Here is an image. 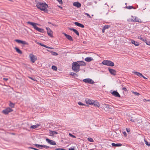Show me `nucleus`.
Masks as SVG:
<instances>
[{
	"label": "nucleus",
	"instance_id": "nucleus-12",
	"mask_svg": "<svg viewBox=\"0 0 150 150\" xmlns=\"http://www.w3.org/2000/svg\"><path fill=\"white\" fill-rule=\"evenodd\" d=\"M85 102L87 104L92 105L93 104V100H91L89 99H86L85 100Z\"/></svg>",
	"mask_w": 150,
	"mask_h": 150
},
{
	"label": "nucleus",
	"instance_id": "nucleus-20",
	"mask_svg": "<svg viewBox=\"0 0 150 150\" xmlns=\"http://www.w3.org/2000/svg\"><path fill=\"white\" fill-rule=\"evenodd\" d=\"M58 133L56 131H50L49 132V135L51 136H53L54 134H57Z\"/></svg>",
	"mask_w": 150,
	"mask_h": 150
},
{
	"label": "nucleus",
	"instance_id": "nucleus-61",
	"mask_svg": "<svg viewBox=\"0 0 150 150\" xmlns=\"http://www.w3.org/2000/svg\"><path fill=\"white\" fill-rule=\"evenodd\" d=\"M147 101H149L150 102V100H148Z\"/></svg>",
	"mask_w": 150,
	"mask_h": 150
},
{
	"label": "nucleus",
	"instance_id": "nucleus-6",
	"mask_svg": "<svg viewBox=\"0 0 150 150\" xmlns=\"http://www.w3.org/2000/svg\"><path fill=\"white\" fill-rule=\"evenodd\" d=\"M15 41L18 43H21L22 44L24 45H28V42H26L25 41H23V40H18V39H16L15 40Z\"/></svg>",
	"mask_w": 150,
	"mask_h": 150
},
{
	"label": "nucleus",
	"instance_id": "nucleus-10",
	"mask_svg": "<svg viewBox=\"0 0 150 150\" xmlns=\"http://www.w3.org/2000/svg\"><path fill=\"white\" fill-rule=\"evenodd\" d=\"M47 31V33L48 35L51 37H53L52 35L53 33L50 29H46Z\"/></svg>",
	"mask_w": 150,
	"mask_h": 150
},
{
	"label": "nucleus",
	"instance_id": "nucleus-16",
	"mask_svg": "<svg viewBox=\"0 0 150 150\" xmlns=\"http://www.w3.org/2000/svg\"><path fill=\"white\" fill-rule=\"evenodd\" d=\"M77 62H78L77 64H79V67L80 66H84L86 65V63L83 61H77Z\"/></svg>",
	"mask_w": 150,
	"mask_h": 150
},
{
	"label": "nucleus",
	"instance_id": "nucleus-43",
	"mask_svg": "<svg viewBox=\"0 0 150 150\" xmlns=\"http://www.w3.org/2000/svg\"><path fill=\"white\" fill-rule=\"evenodd\" d=\"M69 135L70 137H72L73 138H76V137L74 135H73L71 133H69Z\"/></svg>",
	"mask_w": 150,
	"mask_h": 150
},
{
	"label": "nucleus",
	"instance_id": "nucleus-26",
	"mask_svg": "<svg viewBox=\"0 0 150 150\" xmlns=\"http://www.w3.org/2000/svg\"><path fill=\"white\" fill-rule=\"evenodd\" d=\"M133 72L135 74L139 76H142V74L137 71H133Z\"/></svg>",
	"mask_w": 150,
	"mask_h": 150
},
{
	"label": "nucleus",
	"instance_id": "nucleus-48",
	"mask_svg": "<svg viewBox=\"0 0 150 150\" xmlns=\"http://www.w3.org/2000/svg\"><path fill=\"white\" fill-rule=\"evenodd\" d=\"M60 4H62V0H57Z\"/></svg>",
	"mask_w": 150,
	"mask_h": 150
},
{
	"label": "nucleus",
	"instance_id": "nucleus-24",
	"mask_svg": "<svg viewBox=\"0 0 150 150\" xmlns=\"http://www.w3.org/2000/svg\"><path fill=\"white\" fill-rule=\"evenodd\" d=\"M111 144L113 146H120L122 145V144H115L114 143H112Z\"/></svg>",
	"mask_w": 150,
	"mask_h": 150
},
{
	"label": "nucleus",
	"instance_id": "nucleus-27",
	"mask_svg": "<svg viewBox=\"0 0 150 150\" xmlns=\"http://www.w3.org/2000/svg\"><path fill=\"white\" fill-rule=\"evenodd\" d=\"M134 22H141V20L139 19L138 18L136 17L133 20Z\"/></svg>",
	"mask_w": 150,
	"mask_h": 150
},
{
	"label": "nucleus",
	"instance_id": "nucleus-3",
	"mask_svg": "<svg viewBox=\"0 0 150 150\" xmlns=\"http://www.w3.org/2000/svg\"><path fill=\"white\" fill-rule=\"evenodd\" d=\"M102 63L104 65L110 67H113L114 65V64L113 62L108 60H103Z\"/></svg>",
	"mask_w": 150,
	"mask_h": 150
},
{
	"label": "nucleus",
	"instance_id": "nucleus-41",
	"mask_svg": "<svg viewBox=\"0 0 150 150\" xmlns=\"http://www.w3.org/2000/svg\"><path fill=\"white\" fill-rule=\"evenodd\" d=\"M144 141H145V144L146 145H148V146H150V143H149L148 142L146 141L145 140H144Z\"/></svg>",
	"mask_w": 150,
	"mask_h": 150
},
{
	"label": "nucleus",
	"instance_id": "nucleus-50",
	"mask_svg": "<svg viewBox=\"0 0 150 150\" xmlns=\"http://www.w3.org/2000/svg\"><path fill=\"white\" fill-rule=\"evenodd\" d=\"M37 43L39 45H41V46H43V47L44 46V45H43V44H42V43H39V42H37Z\"/></svg>",
	"mask_w": 150,
	"mask_h": 150
},
{
	"label": "nucleus",
	"instance_id": "nucleus-52",
	"mask_svg": "<svg viewBox=\"0 0 150 150\" xmlns=\"http://www.w3.org/2000/svg\"><path fill=\"white\" fill-rule=\"evenodd\" d=\"M126 130L127 132H129L130 131V129H129L126 128Z\"/></svg>",
	"mask_w": 150,
	"mask_h": 150
},
{
	"label": "nucleus",
	"instance_id": "nucleus-11",
	"mask_svg": "<svg viewBox=\"0 0 150 150\" xmlns=\"http://www.w3.org/2000/svg\"><path fill=\"white\" fill-rule=\"evenodd\" d=\"M108 69L110 73L111 74L113 75H116V71L115 70L112 69H111L110 68H108Z\"/></svg>",
	"mask_w": 150,
	"mask_h": 150
},
{
	"label": "nucleus",
	"instance_id": "nucleus-53",
	"mask_svg": "<svg viewBox=\"0 0 150 150\" xmlns=\"http://www.w3.org/2000/svg\"><path fill=\"white\" fill-rule=\"evenodd\" d=\"M142 77L144 79H147V78H146L145 77H144V76H143L142 75Z\"/></svg>",
	"mask_w": 150,
	"mask_h": 150
},
{
	"label": "nucleus",
	"instance_id": "nucleus-14",
	"mask_svg": "<svg viewBox=\"0 0 150 150\" xmlns=\"http://www.w3.org/2000/svg\"><path fill=\"white\" fill-rule=\"evenodd\" d=\"M63 34L65 36L68 40H69L70 41H73V39H72V38L70 35H67V34L65 33H63Z\"/></svg>",
	"mask_w": 150,
	"mask_h": 150
},
{
	"label": "nucleus",
	"instance_id": "nucleus-33",
	"mask_svg": "<svg viewBox=\"0 0 150 150\" xmlns=\"http://www.w3.org/2000/svg\"><path fill=\"white\" fill-rule=\"evenodd\" d=\"M52 69L55 71H57V68L56 67L54 66H52Z\"/></svg>",
	"mask_w": 150,
	"mask_h": 150
},
{
	"label": "nucleus",
	"instance_id": "nucleus-15",
	"mask_svg": "<svg viewBox=\"0 0 150 150\" xmlns=\"http://www.w3.org/2000/svg\"><path fill=\"white\" fill-rule=\"evenodd\" d=\"M73 5L78 8L80 7L81 6V4L78 2H75L73 3Z\"/></svg>",
	"mask_w": 150,
	"mask_h": 150
},
{
	"label": "nucleus",
	"instance_id": "nucleus-25",
	"mask_svg": "<svg viewBox=\"0 0 150 150\" xmlns=\"http://www.w3.org/2000/svg\"><path fill=\"white\" fill-rule=\"evenodd\" d=\"M15 49L16 50V51L19 54H21L22 53V51L17 47H15Z\"/></svg>",
	"mask_w": 150,
	"mask_h": 150
},
{
	"label": "nucleus",
	"instance_id": "nucleus-17",
	"mask_svg": "<svg viewBox=\"0 0 150 150\" xmlns=\"http://www.w3.org/2000/svg\"><path fill=\"white\" fill-rule=\"evenodd\" d=\"M85 60L86 62H90L94 60V59L92 57H88L85 58Z\"/></svg>",
	"mask_w": 150,
	"mask_h": 150
},
{
	"label": "nucleus",
	"instance_id": "nucleus-29",
	"mask_svg": "<svg viewBox=\"0 0 150 150\" xmlns=\"http://www.w3.org/2000/svg\"><path fill=\"white\" fill-rule=\"evenodd\" d=\"M50 52L52 53V55L57 56L58 55V54L56 52L52 51H50Z\"/></svg>",
	"mask_w": 150,
	"mask_h": 150
},
{
	"label": "nucleus",
	"instance_id": "nucleus-55",
	"mask_svg": "<svg viewBox=\"0 0 150 150\" xmlns=\"http://www.w3.org/2000/svg\"><path fill=\"white\" fill-rule=\"evenodd\" d=\"M105 29H103L102 30V32L103 33H104V32H105Z\"/></svg>",
	"mask_w": 150,
	"mask_h": 150
},
{
	"label": "nucleus",
	"instance_id": "nucleus-4",
	"mask_svg": "<svg viewBox=\"0 0 150 150\" xmlns=\"http://www.w3.org/2000/svg\"><path fill=\"white\" fill-rule=\"evenodd\" d=\"M31 61L33 63L35 62V61L37 60V57L32 54H30L29 56Z\"/></svg>",
	"mask_w": 150,
	"mask_h": 150
},
{
	"label": "nucleus",
	"instance_id": "nucleus-34",
	"mask_svg": "<svg viewBox=\"0 0 150 150\" xmlns=\"http://www.w3.org/2000/svg\"><path fill=\"white\" fill-rule=\"evenodd\" d=\"M88 141H89L90 142H93V139H92L91 138H89V137L88 138Z\"/></svg>",
	"mask_w": 150,
	"mask_h": 150
},
{
	"label": "nucleus",
	"instance_id": "nucleus-47",
	"mask_svg": "<svg viewBox=\"0 0 150 150\" xmlns=\"http://www.w3.org/2000/svg\"><path fill=\"white\" fill-rule=\"evenodd\" d=\"M122 90L125 91H127V89L125 87H123L122 88Z\"/></svg>",
	"mask_w": 150,
	"mask_h": 150
},
{
	"label": "nucleus",
	"instance_id": "nucleus-23",
	"mask_svg": "<svg viewBox=\"0 0 150 150\" xmlns=\"http://www.w3.org/2000/svg\"><path fill=\"white\" fill-rule=\"evenodd\" d=\"M40 125V124H37L35 125H32L30 126V128L33 129H35L38 127H39Z\"/></svg>",
	"mask_w": 150,
	"mask_h": 150
},
{
	"label": "nucleus",
	"instance_id": "nucleus-7",
	"mask_svg": "<svg viewBox=\"0 0 150 150\" xmlns=\"http://www.w3.org/2000/svg\"><path fill=\"white\" fill-rule=\"evenodd\" d=\"M13 111V110L10 108H7L5 110H4L2 112L5 114H7L8 113L11 112Z\"/></svg>",
	"mask_w": 150,
	"mask_h": 150
},
{
	"label": "nucleus",
	"instance_id": "nucleus-18",
	"mask_svg": "<svg viewBox=\"0 0 150 150\" xmlns=\"http://www.w3.org/2000/svg\"><path fill=\"white\" fill-rule=\"evenodd\" d=\"M92 105H93L95 106H96L98 107H99L100 105L99 103L97 101H94L93 102V104Z\"/></svg>",
	"mask_w": 150,
	"mask_h": 150
},
{
	"label": "nucleus",
	"instance_id": "nucleus-5",
	"mask_svg": "<svg viewBox=\"0 0 150 150\" xmlns=\"http://www.w3.org/2000/svg\"><path fill=\"white\" fill-rule=\"evenodd\" d=\"M84 82L90 84H93L94 83V82L91 79H86L83 80Z\"/></svg>",
	"mask_w": 150,
	"mask_h": 150
},
{
	"label": "nucleus",
	"instance_id": "nucleus-54",
	"mask_svg": "<svg viewBox=\"0 0 150 150\" xmlns=\"http://www.w3.org/2000/svg\"><path fill=\"white\" fill-rule=\"evenodd\" d=\"M3 79L5 80V81H6L8 80V79H7V78H3Z\"/></svg>",
	"mask_w": 150,
	"mask_h": 150
},
{
	"label": "nucleus",
	"instance_id": "nucleus-51",
	"mask_svg": "<svg viewBox=\"0 0 150 150\" xmlns=\"http://www.w3.org/2000/svg\"><path fill=\"white\" fill-rule=\"evenodd\" d=\"M123 133L125 137H126L127 136V133L125 132H123Z\"/></svg>",
	"mask_w": 150,
	"mask_h": 150
},
{
	"label": "nucleus",
	"instance_id": "nucleus-35",
	"mask_svg": "<svg viewBox=\"0 0 150 150\" xmlns=\"http://www.w3.org/2000/svg\"><path fill=\"white\" fill-rule=\"evenodd\" d=\"M14 104L10 102V103L9 104V106L11 108H13L14 107Z\"/></svg>",
	"mask_w": 150,
	"mask_h": 150
},
{
	"label": "nucleus",
	"instance_id": "nucleus-19",
	"mask_svg": "<svg viewBox=\"0 0 150 150\" xmlns=\"http://www.w3.org/2000/svg\"><path fill=\"white\" fill-rule=\"evenodd\" d=\"M74 24L78 26L79 27L82 28H83L84 27V26L83 24L79 23L78 22H75Z\"/></svg>",
	"mask_w": 150,
	"mask_h": 150
},
{
	"label": "nucleus",
	"instance_id": "nucleus-2",
	"mask_svg": "<svg viewBox=\"0 0 150 150\" xmlns=\"http://www.w3.org/2000/svg\"><path fill=\"white\" fill-rule=\"evenodd\" d=\"M76 62H74L72 64V69L75 72H78L80 70V67Z\"/></svg>",
	"mask_w": 150,
	"mask_h": 150
},
{
	"label": "nucleus",
	"instance_id": "nucleus-49",
	"mask_svg": "<svg viewBox=\"0 0 150 150\" xmlns=\"http://www.w3.org/2000/svg\"><path fill=\"white\" fill-rule=\"evenodd\" d=\"M85 14L86 15H87L88 17L89 18H91L90 16L88 13H85Z\"/></svg>",
	"mask_w": 150,
	"mask_h": 150
},
{
	"label": "nucleus",
	"instance_id": "nucleus-1",
	"mask_svg": "<svg viewBox=\"0 0 150 150\" xmlns=\"http://www.w3.org/2000/svg\"><path fill=\"white\" fill-rule=\"evenodd\" d=\"M35 1L37 3L36 7L40 9L41 11H43L45 12H47L48 10L47 9V8L48 7V6L47 4L45 2H42L39 1H36V0Z\"/></svg>",
	"mask_w": 150,
	"mask_h": 150
},
{
	"label": "nucleus",
	"instance_id": "nucleus-62",
	"mask_svg": "<svg viewBox=\"0 0 150 150\" xmlns=\"http://www.w3.org/2000/svg\"><path fill=\"white\" fill-rule=\"evenodd\" d=\"M46 48H48V49H49L50 47L47 46Z\"/></svg>",
	"mask_w": 150,
	"mask_h": 150
},
{
	"label": "nucleus",
	"instance_id": "nucleus-36",
	"mask_svg": "<svg viewBox=\"0 0 150 150\" xmlns=\"http://www.w3.org/2000/svg\"><path fill=\"white\" fill-rule=\"evenodd\" d=\"M126 8L128 9H131L132 8H133L132 6H126Z\"/></svg>",
	"mask_w": 150,
	"mask_h": 150
},
{
	"label": "nucleus",
	"instance_id": "nucleus-44",
	"mask_svg": "<svg viewBox=\"0 0 150 150\" xmlns=\"http://www.w3.org/2000/svg\"><path fill=\"white\" fill-rule=\"evenodd\" d=\"M110 27V26L109 25H105L104 26L103 28H109Z\"/></svg>",
	"mask_w": 150,
	"mask_h": 150
},
{
	"label": "nucleus",
	"instance_id": "nucleus-59",
	"mask_svg": "<svg viewBox=\"0 0 150 150\" xmlns=\"http://www.w3.org/2000/svg\"><path fill=\"white\" fill-rule=\"evenodd\" d=\"M44 46L43 47H45L46 48L47 47V46H46V45H44Z\"/></svg>",
	"mask_w": 150,
	"mask_h": 150
},
{
	"label": "nucleus",
	"instance_id": "nucleus-56",
	"mask_svg": "<svg viewBox=\"0 0 150 150\" xmlns=\"http://www.w3.org/2000/svg\"><path fill=\"white\" fill-rule=\"evenodd\" d=\"M69 150H75L74 148H69Z\"/></svg>",
	"mask_w": 150,
	"mask_h": 150
},
{
	"label": "nucleus",
	"instance_id": "nucleus-58",
	"mask_svg": "<svg viewBox=\"0 0 150 150\" xmlns=\"http://www.w3.org/2000/svg\"><path fill=\"white\" fill-rule=\"evenodd\" d=\"M105 5H107V6L108 7H109V6L108 5V4H107L106 3H105Z\"/></svg>",
	"mask_w": 150,
	"mask_h": 150
},
{
	"label": "nucleus",
	"instance_id": "nucleus-63",
	"mask_svg": "<svg viewBox=\"0 0 150 150\" xmlns=\"http://www.w3.org/2000/svg\"><path fill=\"white\" fill-rule=\"evenodd\" d=\"M59 7H60V8H62V7H60V6H59Z\"/></svg>",
	"mask_w": 150,
	"mask_h": 150
},
{
	"label": "nucleus",
	"instance_id": "nucleus-45",
	"mask_svg": "<svg viewBox=\"0 0 150 150\" xmlns=\"http://www.w3.org/2000/svg\"><path fill=\"white\" fill-rule=\"evenodd\" d=\"M130 120L131 121H132L133 122H135L136 121H137L135 119L134 120L132 119V117H131V119Z\"/></svg>",
	"mask_w": 150,
	"mask_h": 150
},
{
	"label": "nucleus",
	"instance_id": "nucleus-40",
	"mask_svg": "<svg viewBox=\"0 0 150 150\" xmlns=\"http://www.w3.org/2000/svg\"><path fill=\"white\" fill-rule=\"evenodd\" d=\"M28 78L31 79H32L33 80V81H37V80L33 78L30 77V76H28Z\"/></svg>",
	"mask_w": 150,
	"mask_h": 150
},
{
	"label": "nucleus",
	"instance_id": "nucleus-64",
	"mask_svg": "<svg viewBox=\"0 0 150 150\" xmlns=\"http://www.w3.org/2000/svg\"><path fill=\"white\" fill-rule=\"evenodd\" d=\"M90 150H94L93 149H91Z\"/></svg>",
	"mask_w": 150,
	"mask_h": 150
},
{
	"label": "nucleus",
	"instance_id": "nucleus-46",
	"mask_svg": "<svg viewBox=\"0 0 150 150\" xmlns=\"http://www.w3.org/2000/svg\"><path fill=\"white\" fill-rule=\"evenodd\" d=\"M78 104L79 105H85L84 104H83V103H82L81 102H78Z\"/></svg>",
	"mask_w": 150,
	"mask_h": 150
},
{
	"label": "nucleus",
	"instance_id": "nucleus-22",
	"mask_svg": "<svg viewBox=\"0 0 150 150\" xmlns=\"http://www.w3.org/2000/svg\"><path fill=\"white\" fill-rule=\"evenodd\" d=\"M132 43L134 44L136 46H138L139 45V43L137 42H136L133 40H131Z\"/></svg>",
	"mask_w": 150,
	"mask_h": 150
},
{
	"label": "nucleus",
	"instance_id": "nucleus-32",
	"mask_svg": "<svg viewBox=\"0 0 150 150\" xmlns=\"http://www.w3.org/2000/svg\"><path fill=\"white\" fill-rule=\"evenodd\" d=\"M70 75L74 76H77L78 75L76 74L75 73H73V72H71L70 73Z\"/></svg>",
	"mask_w": 150,
	"mask_h": 150
},
{
	"label": "nucleus",
	"instance_id": "nucleus-8",
	"mask_svg": "<svg viewBox=\"0 0 150 150\" xmlns=\"http://www.w3.org/2000/svg\"><path fill=\"white\" fill-rule=\"evenodd\" d=\"M46 141L51 145H55L56 144V143L54 141L50 140L48 138L46 139Z\"/></svg>",
	"mask_w": 150,
	"mask_h": 150
},
{
	"label": "nucleus",
	"instance_id": "nucleus-21",
	"mask_svg": "<svg viewBox=\"0 0 150 150\" xmlns=\"http://www.w3.org/2000/svg\"><path fill=\"white\" fill-rule=\"evenodd\" d=\"M103 107L105 108L106 109H111V105H110L108 104H104L102 105Z\"/></svg>",
	"mask_w": 150,
	"mask_h": 150
},
{
	"label": "nucleus",
	"instance_id": "nucleus-13",
	"mask_svg": "<svg viewBox=\"0 0 150 150\" xmlns=\"http://www.w3.org/2000/svg\"><path fill=\"white\" fill-rule=\"evenodd\" d=\"M112 95L113 96H114L115 97H120V95L117 91H113L112 93Z\"/></svg>",
	"mask_w": 150,
	"mask_h": 150
},
{
	"label": "nucleus",
	"instance_id": "nucleus-30",
	"mask_svg": "<svg viewBox=\"0 0 150 150\" xmlns=\"http://www.w3.org/2000/svg\"><path fill=\"white\" fill-rule=\"evenodd\" d=\"M37 30L39 32L43 33L44 31V30L43 29H35Z\"/></svg>",
	"mask_w": 150,
	"mask_h": 150
},
{
	"label": "nucleus",
	"instance_id": "nucleus-38",
	"mask_svg": "<svg viewBox=\"0 0 150 150\" xmlns=\"http://www.w3.org/2000/svg\"><path fill=\"white\" fill-rule=\"evenodd\" d=\"M145 42L147 45H150V41H147L146 40L145 41Z\"/></svg>",
	"mask_w": 150,
	"mask_h": 150
},
{
	"label": "nucleus",
	"instance_id": "nucleus-37",
	"mask_svg": "<svg viewBox=\"0 0 150 150\" xmlns=\"http://www.w3.org/2000/svg\"><path fill=\"white\" fill-rule=\"evenodd\" d=\"M132 92L137 96H139L140 95V94L139 93L134 92V91H132Z\"/></svg>",
	"mask_w": 150,
	"mask_h": 150
},
{
	"label": "nucleus",
	"instance_id": "nucleus-57",
	"mask_svg": "<svg viewBox=\"0 0 150 150\" xmlns=\"http://www.w3.org/2000/svg\"><path fill=\"white\" fill-rule=\"evenodd\" d=\"M147 100H146V99H144L143 100V101H144V102H145V101H147Z\"/></svg>",
	"mask_w": 150,
	"mask_h": 150
},
{
	"label": "nucleus",
	"instance_id": "nucleus-9",
	"mask_svg": "<svg viewBox=\"0 0 150 150\" xmlns=\"http://www.w3.org/2000/svg\"><path fill=\"white\" fill-rule=\"evenodd\" d=\"M28 23L30 25H32L34 28H39L37 26V25H40L38 24H37L35 23L32 22H28Z\"/></svg>",
	"mask_w": 150,
	"mask_h": 150
},
{
	"label": "nucleus",
	"instance_id": "nucleus-42",
	"mask_svg": "<svg viewBox=\"0 0 150 150\" xmlns=\"http://www.w3.org/2000/svg\"><path fill=\"white\" fill-rule=\"evenodd\" d=\"M41 147H44L45 148H49V146L45 145H41Z\"/></svg>",
	"mask_w": 150,
	"mask_h": 150
},
{
	"label": "nucleus",
	"instance_id": "nucleus-28",
	"mask_svg": "<svg viewBox=\"0 0 150 150\" xmlns=\"http://www.w3.org/2000/svg\"><path fill=\"white\" fill-rule=\"evenodd\" d=\"M71 30H72L77 35L79 36V34L78 32L75 29H70Z\"/></svg>",
	"mask_w": 150,
	"mask_h": 150
},
{
	"label": "nucleus",
	"instance_id": "nucleus-60",
	"mask_svg": "<svg viewBox=\"0 0 150 150\" xmlns=\"http://www.w3.org/2000/svg\"><path fill=\"white\" fill-rule=\"evenodd\" d=\"M49 49H54V48H53V47H50Z\"/></svg>",
	"mask_w": 150,
	"mask_h": 150
},
{
	"label": "nucleus",
	"instance_id": "nucleus-31",
	"mask_svg": "<svg viewBox=\"0 0 150 150\" xmlns=\"http://www.w3.org/2000/svg\"><path fill=\"white\" fill-rule=\"evenodd\" d=\"M138 38L139 39H140V40H141L143 41H144L145 42V41L146 40H144V39L141 36H138Z\"/></svg>",
	"mask_w": 150,
	"mask_h": 150
},
{
	"label": "nucleus",
	"instance_id": "nucleus-39",
	"mask_svg": "<svg viewBox=\"0 0 150 150\" xmlns=\"http://www.w3.org/2000/svg\"><path fill=\"white\" fill-rule=\"evenodd\" d=\"M35 145L37 148H40V147H41V145H39L38 144H35Z\"/></svg>",
	"mask_w": 150,
	"mask_h": 150
}]
</instances>
